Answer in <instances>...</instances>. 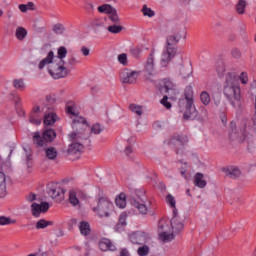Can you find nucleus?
Listing matches in <instances>:
<instances>
[{"label": "nucleus", "instance_id": "nucleus-1", "mask_svg": "<svg viewBox=\"0 0 256 256\" xmlns=\"http://www.w3.org/2000/svg\"><path fill=\"white\" fill-rule=\"evenodd\" d=\"M66 111L69 115H73L75 118L73 119L72 129L74 131L69 135V139L71 144L68 147V153L70 155H75L77 153H81L83 151V141L89 138V125H87V120L84 117L77 116L75 113V107L73 105H67Z\"/></svg>", "mask_w": 256, "mask_h": 256}, {"label": "nucleus", "instance_id": "nucleus-2", "mask_svg": "<svg viewBox=\"0 0 256 256\" xmlns=\"http://www.w3.org/2000/svg\"><path fill=\"white\" fill-rule=\"evenodd\" d=\"M67 57V48L61 46L58 48L57 57L55 58V53L50 51L44 59H42L38 65L39 69H45L48 66V72L53 77V79H63L69 75V70L65 67L64 59ZM53 59H55L53 61Z\"/></svg>", "mask_w": 256, "mask_h": 256}, {"label": "nucleus", "instance_id": "nucleus-3", "mask_svg": "<svg viewBox=\"0 0 256 256\" xmlns=\"http://www.w3.org/2000/svg\"><path fill=\"white\" fill-rule=\"evenodd\" d=\"M224 96L226 97L229 105L236 111L243 109V96H241V85L235 75L228 73L226 74L224 88Z\"/></svg>", "mask_w": 256, "mask_h": 256}, {"label": "nucleus", "instance_id": "nucleus-4", "mask_svg": "<svg viewBox=\"0 0 256 256\" xmlns=\"http://www.w3.org/2000/svg\"><path fill=\"white\" fill-rule=\"evenodd\" d=\"M183 36L180 32L170 35L167 38V47L163 50L162 57L160 60L161 67H167L171 62V59L177 55V48L175 45L181 41Z\"/></svg>", "mask_w": 256, "mask_h": 256}, {"label": "nucleus", "instance_id": "nucleus-5", "mask_svg": "<svg viewBox=\"0 0 256 256\" xmlns=\"http://www.w3.org/2000/svg\"><path fill=\"white\" fill-rule=\"evenodd\" d=\"M186 103L183 118L186 121L189 119H195L197 117V108H195V102L193 99V87L187 86L184 90V99L179 100V105Z\"/></svg>", "mask_w": 256, "mask_h": 256}, {"label": "nucleus", "instance_id": "nucleus-6", "mask_svg": "<svg viewBox=\"0 0 256 256\" xmlns=\"http://www.w3.org/2000/svg\"><path fill=\"white\" fill-rule=\"evenodd\" d=\"M94 213H97L98 217H109L111 211H113V202L105 196H99L97 206L92 208Z\"/></svg>", "mask_w": 256, "mask_h": 256}, {"label": "nucleus", "instance_id": "nucleus-7", "mask_svg": "<svg viewBox=\"0 0 256 256\" xmlns=\"http://www.w3.org/2000/svg\"><path fill=\"white\" fill-rule=\"evenodd\" d=\"M171 222L165 218L160 219L158 222V235L160 241L169 243L175 239L174 232H171Z\"/></svg>", "mask_w": 256, "mask_h": 256}, {"label": "nucleus", "instance_id": "nucleus-8", "mask_svg": "<svg viewBox=\"0 0 256 256\" xmlns=\"http://www.w3.org/2000/svg\"><path fill=\"white\" fill-rule=\"evenodd\" d=\"M57 137V132L53 129H47L43 132V135L41 136V133L34 132L33 133V143L37 145V147H43L45 143H51L55 138Z\"/></svg>", "mask_w": 256, "mask_h": 256}, {"label": "nucleus", "instance_id": "nucleus-9", "mask_svg": "<svg viewBox=\"0 0 256 256\" xmlns=\"http://www.w3.org/2000/svg\"><path fill=\"white\" fill-rule=\"evenodd\" d=\"M147 195L143 191H137L136 197L131 200V205L139 211L141 215H147Z\"/></svg>", "mask_w": 256, "mask_h": 256}, {"label": "nucleus", "instance_id": "nucleus-10", "mask_svg": "<svg viewBox=\"0 0 256 256\" xmlns=\"http://www.w3.org/2000/svg\"><path fill=\"white\" fill-rule=\"evenodd\" d=\"M42 115L44 117V125H55L57 122V114L51 106L42 107Z\"/></svg>", "mask_w": 256, "mask_h": 256}, {"label": "nucleus", "instance_id": "nucleus-11", "mask_svg": "<svg viewBox=\"0 0 256 256\" xmlns=\"http://www.w3.org/2000/svg\"><path fill=\"white\" fill-rule=\"evenodd\" d=\"M170 225L174 233H180V231H183V227H185V224H183V219H181L179 216L177 209L172 211V219L170 220Z\"/></svg>", "mask_w": 256, "mask_h": 256}, {"label": "nucleus", "instance_id": "nucleus-12", "mask_svg": "<svg viewBox=\"0 0 256 256\" xmlns=\"http://www.w3.org/2000/svg\"><path fill=\"white\" fill-rule=\"evenodd\" d=\"M245 132L243 130H238L235 122L230 123L229 138L231 141H237L238 143H243L245 141Z\"/></svg>", "mask_w": 256, "mask_h": 256}, {"label": "nucleus", "instance_id": "nucleus-13", "mask_svg": "<svg viewBox=\"0 0 256 256\" xmlns=\"http://www.w3.org/2000/svg\"><path fill=\"white\" fill-rule=\"evenodd\" d=\"M138 77H139V72L133 71L130 69H124L120 73V79H121L122 83H126L129 85L135 83V81H137Z\"/></svg>", "mask_w": 256, "mask_h": 256}, {"label": "nucleus", "instance_id": "nucleus-14", "mask_svg": "<svg viewBox=\"0 0 256 256\" xmlns=\"http://www.w3.org/2000/svg\"><path fill=\"white\" fill-rule=\"evenodd\" d=\"M144 72L149 77L155 75V49H152L149 53V56L144 64Z\"/></svg>", "mask_w": 256, "mask_h": 256}, {"label": "nucleus", "instance_id": "nucleus-15", "mask_svg": "<svg viewBox=\"0 0 256 256\" xmlns=\"http://www.w3.org/2000/svg\"><path fill=\"white\" fill-rule=\"evenodd\" d=\"M149 239V234H147L146 232H135L130 235V241L134 245H143V243H147Z\"/></svg>", "mask_w": 256, "mask_h": 256}, {"label": "nucleus", "instance_id": "nucleus-16", "mask_svg": "<svg viewBox=\"0 0 256 256\" xmlns=\"http://www.w3.org/2000/svg\"><path fill=\"white\" fill-rule=\"evenodd\" d=\"M32 215L33 217H40L41 213H47L49 211V204L47 202L32 203L31 204Z\"/></svg>", "mask_w": 256, "mask_h": 256}, {"label": "nucleus", "instance_id": "nucleus-17", "mask_svg": "<svg viewBox=\"0 0 256 256\" xmlns=\"http://www.w3.org/2000/svg\"><path fill=\"white\" fill-rule=\"evenodd\" d=\"M41 119H43V111L39 106L33 108L29 121L32 125H41Z\"/></svg>", "mask_w": 256, "mask_h": 256}, {"label": "nucleus", "instance_id": "nucleus-18", "mask_svg": "<svg viewBox=\"0 0 256 256\" xmlns=\"http://www.w3.org/2000/svg\"><path fill=\"white\" fill-rule=\"evenodd\" d=\"M223 172L227 177L230 179H237L241 175V170L235 166H228L226 168H223Z\"/></svg>", "mask_w": 256, "mask_h": 256}, {"label": "nucleus", "instance_id": "nucleus-19", "mask_svg": "<svg viewBox=\"0 0 256 256\" xmlns=\"http://www.w3.org/2000/svg\"><path fill=\"white\" fill-rule=\"evenodd\" d=\"M100 251H115L116 247L113 245V242L107 238H103L99 242Z\"/></svg>", "mask_w": 256, "mask_h": 256}, {"label": "nucleus", "instance_id": "nucleus-20", "mask_svg": "<svg viewBox=\"0 0 256 256\" xmlns=\"http://www.w3.org/2000/svg\"><path fill=\"white\" fill-rule=\"evenodd\" d=\"M65 191L61 187H57L56 185L51 184L48 186V195L52 197V199H57V197H61Z\"/></svg>", "mask_w": 256, "mask_h": 256}, {"label": "nucleus", "instance_id": "nucleus-21", "mask_svg": "<svg viewBox=\"0 0 256 256\" xmlns=\"http://www.w3.org/2000/svg\"><path fill=\"white\" fill-rule=\"evenodd\" d=\"M79 231H80L81 235H83L84 237H87V235H90L91 225H89V222L81 221L79 224Z\"/></svg>", "mask_w": 256, "mask_h": 256}, {"label": "nucleus", "instance_id": "nucleus-22", "mask_svg": "<svg viewBox=\"0 0 256 256\" xmlns=\"http://www.w3.org/2000/svg\"><path fill=\"white\" fill-rule=\"evenodd\" d=\"M194 184L196 187H199V189H205V187H207V181L203 179V174L196 173L194 177Z\"/></svg>", "mask_w": 256, "mask_h": 256}, {"label": "nucleus", "instance_id": "nucleus-23", "mask_svg": "<svg viewBox=\"0 0 256 256\" xmlns=\"http://www.w3.org/2000/svg\"><path fill=\"white\" fill-rule=\"evenodd\" d=\"M179 73L183 79H187L191 76V73H193V68L189 64L186 66L180 65Z\"/></svg>", "mask_w": 256, "mask_h": 256}, {"label": "nucleus", "instance_id": "nucleus-24", "mask_svg": "<svg viewBox=\"0 0 256 256\" xmlns=\"http://www.w3.org/2000/svg\"><path fill=\"white\" fill-rule=\"evenodd\" d=\"M160 91L162 93H169L170 91H175V84L170 79H164V84Z\"/></svg>", "mask_w": 256, "mask_h": 256}, {"label": "nucleus", "instance_id": "nucleus-25", "mask_svg": "<svg viewBox=\"0 0 256 256\" xmlns=\"http://www.w3.org/2000/svg\"><path fill=\"white\" fill-rule=\"evenodd\" d=\"M115 203L120 209H125L127 206V195L120 193L119 196L116 197Z\"/></svg>", "mask_w": 256, "mask_h": 256}, {"label": "nucleus", "instance_id": "nucleus-26", "mask_svg": "<svg viewBox=\"0 0 256 256\" xmlns=\"http://www.w3.org/2000/svg\"><path fill=\"white\" fill-rule=\"evenodd\" d=\"M2 192H1V197H7V185H11V177L5 175L2 173Z\"/></svg>", "mask_w": 256, "mask_h": 256}, {"label": "nucleus", "instance_id": "nucleus-27", "mask_svg": "<svg viewBox=\"0 0 256 256\" xmlns=\"http://www.w3.org/2000/svg\"><path fill=\"white\" fill-rule=\"evenodd\" d=\"M5 153H8L7 160L3 163V167H7V169H11V155H13V151H15V147L8 146L4 148Z\"/></svg>", "mask_w": 256, "mask_h": 256}, {"label": "nucleus", "instance_id": "nucleus-28", "mask_svg": "<svg viewBox=\"0 0 256 256\" xmlns=\"http://www.w3.org/2000/svg\"><path fill=\"white\" fill-rule=\"evenodd\" d=\"M12 85L14 89H17V91H25L27 88V84H25V79L23 78L14 79Z\"/></svg>", "mask_w": 256, "mask_h": 256}, {"label": "nucleus", "instance_id": "nucleus-29", "mask_svg": "<svg viewBox=\"0 0 256 256\" xmlns=\"http://www.w3.org/2000/svg\"><path fill=\"white\" fill-rule=\"evenodd\" d=\"M15 37L18 41H25L27 38V29L19 26L16 28Z\"/></svg>", "mask_w": 256, "mask_h": 256}, {"label": "nucleus", "instance_id": "nucleus-30", "mask_svg": "<svg viewBox=\"0 0 256 256\" xmlns=\"http://www.w3.org/2000/svg\"><path fill=\"white\" fill-rule=\"evenodd\" d=\"M45 155L47 159H50V161H54V159H57V155H59V152H57V149L55 147H49L45 149Z\"/></svg>", "mask_w": 256, "mask_h": 256}, {"label": "nucleus", "instance_id": "nucleus-31", "mask_svg": "<svg viewBox=\"0 0 256 256\" xmlns=\"http://www.w3.org/2000/svg\"><path fill=\"white\" fill-rule=\"evenodd\" d=\"M200 101L205 107L209 106L211 103V95L209 94V92L202 91L200 93Z\"/></svg>", "mask_w": 256, "mask_h": 256}, {"label": "nucleus", "instance_id": "nucleus-32", "mask_svg": "<svg viewBox=\"0 0 256 256\" xmlns=\"http://www.w3.org/2000/svg\"><path fill=\"white\" fill-rule=\"evenodd\" d=\"M9 100L14 102L15 108H21V97L17 95V92H12L9 94Z\"/></svg>", "mask_w": 256, "mask_h": 256}, {"label": "nucleus", "instance_id": "nucleus-33", "mask_svg": "<svg viewBox=\"0 0 256 256\" xmlns=\"http://www.w3.org/2000/svg\"><path fill=\"white\" fill-rule=\"evenodd\" d=\"M18 8L21 13H27L28 11H35V4L33 2H28L27 4H20Z\"/></svg>", "mask_w": 256, "mask_h": 256}, {"label": "nucleus", "instance_id": "nucleus-34", "mask_svg": "<svg viewBox=\"0 0 256 256\" xmlns=\"http://www.w3.org/2000/svg\"><path fill=\"white\" fill-rule=\"evenodd\" d=\"M77 193L78 192L75 191V190H71L70 193H69V202L74 207H76V205H79V198L77 197Z\"/></svg>", "mask_w": 256, "mask_h": 256}, {"label": "nucleus", "instance_id": "nucleus-35", "mask_svg": "<svg viewBox=\"0 0 256 256\" xmlns=\"http://www.w3.org/2000/svg\"><path fill=\"white\" fill-rule=\"evenodd\" d=\"M189 141L186 135H176L172 138L173 143H179L180 145H185Z\"/></svg>", "mask_w": 256, "mask_h": 256}, {"label": "nucleus", "instance_id": "nucleus-36", "mask_svg": "<svg viewBox=\"0 0 256 256\" xmlns=\"http://www.w3.org/2000/svg\"><path fill=\"white\" fill-rule=\"evenodd\" d=\"M114 10H115V8H113L109 4H103L98 7L99 13H106L107 15H110Z\"/></svg>", "mask_w": 256, "mask_h": 256}, {"label": "nucleus", "instance_id": "nucleus-37", "mask_svg": "<svg viewBox=\"0 0 256 256\" xmlns=\"http://www.w3.org/2000/svg\"><path fill=\"white\" fill-rule=\"evenodd\" d=\"M129 109L132 113L138 115V117H141V115H143V108L137 104H130Z\"/></svg>", "mask_w": 256, "mask_h": 256}, {"label": "nucleus", "instance_id": "nucleus-38", "mask_svg": "<svg viewBox=\"0 0 256 256\" xmlns=\"http://www.w3.org/2000/svg\"><path fill=\"white\" fill-rule=\"evenodd\" d=\"M49 225H53V222L51 221H47L45 219H40L37 223H36V229H47V227H49Z\"/></svg>", "mask_w": 256, "mask_h": 256}, {"label": "nucleus", "instance_id": "nucleus-39", "mask_svg": "<svg viewBox=\"0 0 256 256\" xmlns=\"http://www.w3.org/2000/svg\"><path fill=\"white\" fill-rule=\"evenodd\" d=\"M127 212H123L119 217V223L116 224V229L119 230V227H125L127 225Z\"/></svg>", "mask_w": 256, "mask_h": 256}, {"label": "nucleus", "instance_id": "nucleus-40", "mask_svg": "<svg viewBox=\"0 0 256 256\" xmlns=\"http://www.w3.org/2000/svg\"><path fill=\"white\" fill-rule=\"evenodd\" d=\"M245 7H247V2L245 0H240L236 5V11L239 15H243L245 13Z\"/></svg>", "mask_w": 256, "mask_h": 256}, {"label": "nucleus", "instance_id": "nucleus-41", "mask_svg": "<svg viewBox=\"0 0 256 256\" xmlns=\"http://www.w3.org/2000/svg\"><path fill=\"white\" fill-rule=\"evenodd\" d=\"M166 203L169 205V207H171V209H173V211L177 209L176 208L177 201H175V197H173V195L168 194L166 196Z\"/></svg>", "mask_w": 256, "mask_h": 256}, {"label": "nucleus", "instance_id": "nucleus-42", "mask_svg": "<svg viewBox=\"0 0 256 256\" xmlns=\"http://www.w3.org/2000/svg\"><path fill=\"white\" fill-rule=\"evenodd\" d=\"M107 31H109V33H113L114 35H117L118 33L123 31V26L111 25L107 28Z\"/></svg>", "mask_w": 256, "mask_h": 256}, {"label": "nucleus", "instance_id": "nucleus-43", "mask_svg": "<svg viewBox=\"0 0 256 256\" xmlns=\"http://www.w3.org/2000/svg\"><path fill=\"white\" fill-rule=\"evenodd\" d=\"M130 53H131L132 57H134L135 59H139V57L143 53V50L139 47H134V48L130 49Z\"/></svg>", "mask_w": 256, "mask_h": 256}, {"label": "nucleus", "instance_id": "nucleus-44", "mask_svg": "<svg viewBox=\"0 0 256 256\" xmlns=\"http://www.w3.org/2000/svg\"><path fill=\"white\" fill-rule=\"evenodd\" d=\"M142 12L145 17H155V12L151 8H148L147 5L143 6Z\"/></svg>", "mask_w": 256, "mask_h": 256}, {"label": "nucleus", "instance_id": "nucleus-45", "mask_svg": "<svg viewBox=\"0 0 256 256\" xmlns=\"http://www.w3.org/2000/svg\"><path fill=\"white\" fill-rule=\"evenodd\" d=\"M137 253L139 256H147L149 255V246L143 245L142 247H139L137 250Z\"/></svg>", "mask_w": 256, "mask_h": 256}, {"label": "nucleus", "instance_id": "nucleus-46", "mask_svg": "<svg viewBox=\"0 0 256 256\" xmlns=\"http://www.w3.org/2000/svg\"><path fill=\"white\" fill-rule=\"evenodd\" d=\"M53 31L54 33H56V35H63V33L65 32V27L63 26V24H56L53 27Z\"/></svg>", "mask_w": 256, "mask_h": 256}, {"label": "nucleus", "instance_id": "nucleus-47", "mask_svg": "<svg viewBox=\"0 0 256 256\" xmlns=\"http://www.w3.org/2000/svg\"><path fill=\"white\" fill-rule=\"evenodd\" d=\"M17 223V220H13L9 217L2 216L1 217V225H13Z\"/></svg>", "mask_w": 256, "mask_h": 256}, {"label": "nucleus", "instance_id": "nucleus-48", "mask_svg": "<svg viewBox=\"0 0 256 256\" xmlns=\"http://www.w3.org/2000/svg\"><path fill=\"white\" fill-rule=\"evenodd\" d=\"M102 132H103V128H101L100 124H94L91 127V133H93L94 135H99Z\"/></svg>", "mask_w": 256, "mask_h": 256}, {"label": "nucleus", "instance_id": "nucleus-49", "mask_svg": "<svg viewBox=\"0 0 256 256\" xmlns=\"http://www.w3.org/2000/svg\"><path fill=\"white\" fill-rule=\"evenodd\" d=\"M239 81L242 83V85H247L249 83V76L247 75V72H242L240 74Z\"/></svg>", "mask_w": 256, "mask_h": 256}, {"label": "nucleus", "instance_id": "nucleus-50", "mask_svg": "<svg viewBox=\"0 0 256 256\" xmlns=\"http://www.w3.org/2000/svg\"><path fill=\"white\" fill-rule=\"evenodd\" d=\"M109 19L112 23H119V16L117 15V10L114 8L111 14H109Z\"/></svg>", "mask_w": 256, "mask_h": 256}, {"label": "nucleus", "instance_id": "nucleus-51", "mask_svg": "<svg viewBox=\"0 0 256 256\" xmlns=\"http://www.w3.org/2000/svg\"><path fill=\"white\" fill-rule=\"evenodd\" d=\"M161 105H163V107H166L167 109H171L172 105L171 102H169V97L168 96H164L163 99L160 100Z\"/></svg>", "mask_w": 256, "mask_h": 256}, {"label": "nucleus", "instance_id": "nucleus-52", "mask_svg": "<svg viewBox=\"0 0 256 256\" xmlns=\"http://www.w3.org/2000/svg\"><path fill=\"white\" fill-rule=\"evenodd\" d=\"M118 61L121 65H127V54L122 53V54L118 55Z\"/></svg>", "mask_w": 256, "mask_h": 256}, {"label": "nucleus", "instance_id": "nucleus-53", "mask_svg": "<svg viewBox=\"0 0 256 256\" xmlns=\"http://www.w3.org/2000/svg\"><path fill=\"white\" fill-rule=\"evenodd\" d=\"M180 175L184 179H187V163L182 164V166L180 167Z\"/></svg>", "mask_w": 256, "mask_h": 256}, {"label": "nucleus", "instance_id": "nucleus-54", "mask_svg": "<svg viewBox=\"0 0 256 256\" xmlns=\"http://www.w3.org/2000/svg\"><path fill=\"white\" fill-rule=\"evenodd\" d=\"M250 94L252 95V99H255V98H256V81H254V82L251 84Z\"/></svg>", "mask_w": 256, "mask_h": 256}, {"label": "nucleus", "instance_id": "nucleus-55", "mask_svg": "<svg viewBox=\"0 0 256 256\" xmlns=\"http://www.w3.org/2000/svg\"><path fill=\"white\" fill-rule=\"evenodd\" d=\"M37 199V194L35 193H30L29 195L26 196V201H28V203H33V201H35Z\"/></svg>", "mask_w": 256, "mask_h": 256}, {"label": "nucleus", "instance_id": "nucleus-56", "mask_svg": "<svg viewBox=\"0 0 256 256\" xmlns=\"http://www.w3.org/2000/svg\"><path fill=\"white\" fill-rule=\"evenodd\" d=\"M81 53L84 55V57H89V54L91 53V50L85 46L81 48Z\"/></svg>", "mask_w": 256, "mask_h": 256}, {"label": "nucleus", "instance_id": "nucleus-57", "mask_svg": "<svg viewBox=\"0 0 256 256\" xmlns=\"http://www.w3.org/2000/svg\"><path fill=\"white\" fill-rule=\"evenodd\" d=\"M232 56L235 57V59H239V57H241V51H239L237 48H234L232 50Z\"/></svg>", "mask_w": 256, "mask_h": 256}, {"label": "nucleus", "instance_id": "nucleus-58", "mask_svg": "<svg viewBox=\"0 0 256 256\" xmlns=\"http://www.w3.org/2000/svg\"><path fill=\"white\" fill-rule=\"evenodd\" d=\"M124 153L127 156L131 155V153H133V148L131 146H126Z\"/></svg>", "mask_w": 256, "mask_h": 256}, {"label": "nucleus", "instance_id": "nucleus-59", "mask_svg": "<svg viewBox=\"0 0 256 256\" xmlns=\"http://www.w3.org/2000/svg\"><path fill=\"white\" fill-rule=\"evenodd\" d=\"M77 63H79V61H77L75 57H72L68 60V65H77Z\"/></svg>", "mask_w": 256, "mask_h": 256}, {"label": "nucleus", "instance_id": "nucleus-60", "mask_svg": "<svg viewBox=\"0 0 256 256\" xmlns=\"http://www.w3.org/2000/svg\"><path fill=\"white\" fill-rule=\"evenodd\" d=\"M24 151L26 152V161L29 163L31 161V153L27 152V148H24Z\"/></svg>", "mask_w": 256, "mask_h": 256}, {"label": "nucleus", "instance_id": "nucleus-61", "mask_svg": "<svg viewBox=\"0 0 256 256\" xmlns=\"http://www.w3.org/2000/svg\"><path fill=\"white\" fill-rule=\"evenodd\" d=\"M85 9H87V11H93V4L88 3V4L85 6Z\"/></svg>", "mask_w": 256, "mask_h": 256}, {"label": "nucleus", "instance_id": "nucleus-62", "mask_svg": "<svg viewBox=\"0 0 256 256\" xmlns=\"http://www.w3.org/2000/svg\"><path fill=\"white\" fill-rule=\"evenodd\" d=\"M125 227H118V230H117V226H115V231H117L118 233H121V231H124Z\"/></svg>", "mask_w": 256, "mask_h": 256}, {"label": "nucleus", "instance_id": "nucleus-63", "mask_svg": "<svg viewBox=\"0 0 256 256\" xmlns=\"http://www.w3.org/2000/svg\"><path fill=\"white\" fill-rule=\"evenodd\" d=\"M214 104L216 107H219V105H221V100H214Z\"/></svg>", "mask_w": 256, "mask_h": 256}, {"label": "nucleus", "instance_id": "nucleus-64", "mask_svg": "<svg viewBox=\"0 0 256 256\" xmlns=\"http://www.w3.org/2000/svg\"><path fill=\"white\" fill-rule=\"evenodd\" d=\"M222 123L225 125V123H227V117L223 116L222 117Z\"/></svg>", "mask_w": 256, "mask_h": 256}]
</instances>
